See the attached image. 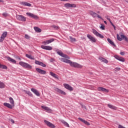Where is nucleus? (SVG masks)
<instances>
[{
  "label": "nucleus",
  "mask_w": 128,
  "mask_h": 128,
  "mask_svg": "<svg viewBox=\"0 0 128 128\" xmlns=\"http://www.w3.org/2000/svg\"><path fill=\"white\" fill-rule=\"evenodd\" d=\"M62 62H66V64H70V66H72L73 68H82V66L80 64L76 62H72L70 60L63 58L62 59Z\"/></svg>",
  "instance_id": "nucleus-1"
},
{
  "label": "nucleus",
  "mask_w": 128,
  "mask_h": 128,
  "mask_svg": "<svg viewBox=\"0 0 128 128\" xmlns=\"http://www.w3.org/2000/svg\"><path fill=\"white\" fill-rule=\"evenodd\" d=\"M18 64L20 66H22L25 68H29L30 70H32V66L26 62H20Z\"/></svg>",
  "instance_id": "nucleus-2"
},
{
  "label": "nucleus",
  "mask_w": 128,
  "mask_h": 128,
  "mask_svg": "<svg viewBox=\"0 0 128 128\" xmlns=\"http://www.w3.org/2000/svg\"><path fill=\"white\" fill-rule=\"evenodd\" d=\"M54 52H56L58 54H59V56H62V58H66L70 59V57L68 56V55L64 54L62 52L60 51V50L55 48L54 49Z\"/></svg>",
  "instance_id": "nucleus-3"
},
{
  "label": "nucleus",
  "mask_w": 128,
  "mask_h": 128,
  "mask_svg": "<svg viewBox=\"0 0 128 128\" xmlns=\"http://www.w3.org/2000/svg\"><path fill=\"white\" fill-rule=\"evenodd\" d=\"M16 18L20 22H26V18L22 15H16Z\"/></svg>",
  "instance_id": "nucleus-4"
},
{
  "label": "nucleus",
  "mask_w": 128,
  "mask_h": 128,
  "mask_svg": "<svg viewBox=\"0 0 128 128\" xmlns=\"http://www.w3.org/2000/svg\"><path fill=\"white\" fill-rule=\"evenodd\" d=\"M7 36H8V32H4L0 36V42H2L4 40V39L6 38Z\"/></svg>",
  "instance_id": "nucleus-5"
},
{
  "label": "nucleus",
  "mask_w": 128,
  "mask_h": 128,
  "mask_svg": "<svg viewBox=\"0 0 128 128\" xmlns=\"http://www.w3.org/2000/svg\"><path fill=\"white\" fill-rule=\"evenodd\" d=\"M92 32L96 36H98V38H104V36L100 34L96 30L94 29L92 30Z\"/></svg>",
  "instance_id": "nucleus-6"
},
{
  "label": "nucleus",
  "mask_w": 128,
  "mask_h": 128,
  "mask_svg": "<svg viewBox=\"0 0 128 128\" xmlns=\"http://www.w3.org/2000/svg\"><path fill=\"white\" fill-rule=\"evenodd\" d=\"M26 14H27L28 16H30V18H34V20H38V16L35 15L32 13L27 12L26 13Z\"/></svg>",
  "instance_id": "nucleus-7"
},
{
  "label": "nucleus",
  "mask_w": 128,
  "mask_h": 128,
  "mask_svg": "<svg viewBox=\"0 0 128 128\" xmlns=\"http://www.w3.org/2000/svg\"><path fill=\"white\" fill-rule=\"evenodd\" d=\"M44 122L46 124V126H49V128H56V126L54 124H52V122L46 120H44Z\"/></svg>",
  "instance_id": "nucleus-8"
},
{
  "label": "nucleus",
  "mask_w": 128,
  "mask_h": 128,
  "mask_svg": "<svg viewBox=\"0 0 128 128\" xmlns=\"http://www.w3.org/2000/svg\"><path fill=\"white\" fill-rule=\"evenodd\" d=\"M87 38H88V40H90V42H96V38H94V37H93L90 34H88L87 35Z\"/></svg>",
  "instance_id": "nucleus-9"
},
{
  "label": "nucleus",
  "mask_w": 128,
  "mask_h": 128,
  "mask_svg": "<svg viewBox=\"0 0 128 128\" xmlns=\"http://www.w3.org/2000/svg\"><path fill=\"white\" fill-rule=\"evenodd\" d=\"M64 86L65 88H66V90H70V92L74 90V88H72V87L68 84H64Z\"/></svg>",
  "instance_id": "nucleus-10"
},
{
  "label": "nucleus",
  "mask_w": 128,
  "mask_h": 128,
  "mask_svg": "<svg viewBox=\"0 0 128 128\" xmlns=\"http://www.w3.org/2000/svg\"><path fill=\"white\" fill-rule=\"evenodd\" d=\"M54 90H56V92H57L60 94H63V96H66V92L62 91L58 88H55Z\"/></svg>",
  "instance_id": "nucleus-11"
},
{
  "label": "nucleus",
  "mask_w": 128,
  "mask_h": 128,
  "mask_svg": "<svg viewBox=\"0 0 128 128\" xmlns=\"http://www.w3.org/2000/svg\"><path fill=\"white\" fill-rule=\"evenodd\" d=\"M52 42H54V38H51L49 40H46L45 41H44L42 42V44H44L45 45L46 44H52Z\"/></svg>",
  "instance_id": "nucleus-12"
},
{
  "label": "nucleus",
  "mask_w": 128,
  "mask_h": 128,
  "mask_svg": "<svg viewBox=\"0 0 128 128\" xmlns=\"http://www.w3.org/2000/svg\"><path fill=\"white\" fill-rule=\"evenodd\" d=\"M124 36H126L124 35V34H121L120 35H118V34H117V40H119L120 42H122V40H124Z\"/></svg>",
  "instance_id": "nucleus-13"
},
{
  "label": "nucleus",
  "mask_w": 128,
  "mask_h": 128,
  "mask_svg": "<svg viewBox=\"0 0 128 128\" xmlns=\"http://www.w3.org/2000/svg\"><path fill=\"white\" fill-rule=\"evenodd\" d=\"M41 48L42 50H52V47L50 46H41Z\"/></svg>",
  "instance_id": "nucleus-14"
},
{
  "label": "nucleus",
  "mask_w": 128,
  "mask_h": 128,
  "mask_svg": "<svg viewBox=\"0 0 128 128\" xmlns=\"http://www.w3.org/2000/svg\"><path fill=\"white\" fill-rule=\"evenodd\" d=\"M36 70L40 74H46V72L40 68H36Z\"/></svg>",
  "instance_id": "nucleus-15"
},
{
  "label": "nucleus",
  "mask_w": 128,
  "mask_h": 128,
  "mask_svg": "<svg viewBox=\"0 0 128 128\" xmlns=\"http://www.w3.org/2000/svg\"><path fill=\"white\" fill-rule=\"evenodd\" d=\"M65 8H76V4H70V3H67L64 4Z\"/></svg>",
  "instance_id": "nucleus-16"
},
{
  "label": "nucleus",
  "mask_w": 128,
  "mask_h": 128,
  "mask_svg": "<svg viewBox=\"0 0 128 128\" xmlns=\"http://www.w3.org/2000/svg\"><path fill=\"white\" fill-rule=\"evenodd\" d=\"M98 90L99 91V92H108V90H107L106 88H104L102 87H98Z\"/></svg>",
  "instance_id": "nucleus-17"
},
{
  "label": "nucleus",
  "mask_w": 128,
  "mask_h": 128,
  "mask_svg": "<svg viewBox=\"0 0 128 128\" xmlns=\"http://www.w3.org/2000/svg\"><path fill=\"white\" fill-rule=\"evenodd\" d=\"M31 91L34 92V94H36V96H40V92H38V90L34 88H31Z\"/></svg>",
  "instance_id": "nucleus-18"
},
{
  "label": "nucleus",
  "mask_w": 128,
  "mask_h": 128,
  "mask_svg": "<svg viewBox=\"0 0 128 128\" xmlns=\"http://www.w3.org/2000/svg\"><path fill=\"white\" fill-rule=\"evenodd\" d=\"M4 106H6V108H10V110L12 109V108H14L13 105H12L8 103H6V102H4Z\"/></svg>",
  "instance_id": "nucleus-19"
},
{
  "label": "nucleus",
  "mask_w": 128,
  "mask_h": 128,
  "mask_svg": "<svg viewBox=\"0 0 128 128\" xmlns=\"http://www.w3.org/2000/svg\"><path fill=\"white\" fill-rule=\"evenodd\" d=\"M6 58L8 60V62H12V64H16V60L14 59H13L10 56L7 57Z\"/></svg>",
  "instance_id": "nucleus-20"
},
{
  "label": "nucleus",
  "mask_w": 128,
  "mask_h": 128,
  "mask_svg": "<svg viewBox=\"0 0 128 128\" xmlns=\"http://www.w3.org/2000/svg\"><path fill=\"white\" fill-rule=\"evenodd\" d=\"M114 58L116 60H120V62H124V58L120 57L118 56H115Z\"/></svg>",
  "instance_id": "nucleus-21"
},
{
  "label": "nucleus",
  "mask_w": 128,
  "mask_h": 128,
  "mask_svg": "<svg viewBox=\"0 0 128 128\" xmlns=\"http://www.w3.org/2000/svg\"><path fill=\"white\" fill-rule=\"evenodd\" d=\"M20 4L22 6H32V4L28 2H20Z\"/></svg>",
  "instance_id": "nucleus-22"
},
{
  "label": "nucleus",
  "mask_w": 128,
  "mask_h": 128,
  "mask_svg": "<svg viewBox=\"0 0 128 128\" xmlns=\"http://www.w3.org/2000/svg\"><path fill=\"white\" fill-rule=\"evenodd\" d=\"M78 119L79 120H80V122H84V124H87V126H90V123L87 121H86V120L80 118H78Z\"/></svg>",
  "instance_id": "nucleus-23"
},
{
  "label": "nucleus",
  "mask_w": 128,
  "mask_h": 128,
  "mask_svg": "<svg viewBox=\"0 0 128 128\" xmlns=\"http://www.w3.org/2000/svg\"><path fill=\"white\" fill-rule=\"evenodd\" d=\"M99 60H100V62H104V64H108V61L106 59L102 57H100Z\"/></svg>",
  "instance_id": "nucleus-24"
},
{
  "label": "nucleus",
  "mask_w": 128,
  "mask_h": 128,
  "mask_svg": "<svg viewBox=\"0 0 128 128\" xmlns=\"http://www.w3.org/2000/svg\"><path fill=\"white\" fill-rule=\"evenodd\" d=\"M50 74L52 76H53V78L57 79L58 78V76L56 74L54 73V72H50Z\"/></svg>",
  "instance_id": "nucleus-25"
},
{
  "label": "nucleus",
  "mask_w": 128,
  "mask_h": 128,
  "mask_svg": "<svg viewBox=\"0 0 128 128\" xmlns=\"http://www.w3.org/2000/svg\"><path fill=\"white\" fill-rule=\"evenodd\" d=\"M89 14L92 16V18H96V16H98V14L92 11H90Z\"/></svg>",
  "instance_id": "nucleus-26"
},
{
  "label": "nucleus",
  "mask_w": 128,
  "mask_h": 128,
  "mask_svg": "<svg viewBox=\"0 0 128 128\" xmlns=\"http://www.w3.org/2000/svg\"><path fill=\"white\" fill-rule=\"evenodd\" d=\"M42 108H43V110H47V112H52V109L50 108L48 106H42Z\"/></svg>",
  "instance_id": "nucleus-27"
},
{
  "label": "nucleus",
  "mask_w": 128,
  "mask_h": 128,
  "mask_svg": "<svg viewBox=\"0 0 128 128\" xmlns=\"http://www.w3.org/2000/svg\"><path fill=\"white\" fill-rule=\"evenodd\" d=\"M34 30H35L36 32H42V29L38 27H34Z\"/></svg>",
  "instance_id": "nucleus-28"
},
{
  "label": "nucleus",
  "mask_w": 128,
  "mask_h": 128,
  "mask_svg": "<svg viewBox=\"0 0 128 128\" xmlns=\"http://www.w3.org/2000/svg\"><path fill=\"white\" fill-rule=\"evenodd\" d=\"M107 40H108V42H109V44H112V46H116V44H114V42H112V40H110L109 38H108L107 39Z\"/></svg>",
  "instance_id": "nucleus-29"
},
{
  "label": "nucleus",
  "mask_w": 128,
  "mask_h": 128,
  "mask_svg": "<svg viewBox=\"0 0 128 128\" xmlns=\"http://www.w3.org/2000/svg\"><path fill=\"white\" fill-rule=\"evenodd\" d=\"M9 100H10V104L13 105V106H14V99L10 97L9 98Z\"/></svg>",
  "instance_id": "nucleus-30"
},
{
  "label": "nucleus",
  "mask_w": 128,
  "mask_h": 128,
  "mask_svg": "<svg viewBox=\"0 0 128 128\" xmlns=\"http://www.w3.org/2000/svg\"><path fill=\"white\" fill-rule=\"evenodd\" d=\"M61 122H62L63 124H64V126H67L68 128H70V125L68 124L66 122V121H64V120H62Z\"/></svg>",
  "instance_id": "nucleus-31"
},
{
  "label": "nucleus",
  "mask_w": 128,
  "mask_h": 128,
  "mask_svg": "<svg viewBox=\"0 0 128 128\" xmlns=\"http://www.w3.org/2000/svg\"><path fill=\"white\" fill-rule=\"evenodd\" d=\"M108 107H109L110 108H111L112 110H116L117 108L115 106H114L113 105L108 104Z\"/></svg>",
  "instance_id": "nucleus-32"
},
{
  "label": "nucleus",
  "mask_w": 128,
  "mask_h": 128,
  "mask_svg": "<svg viewBox=\"0 0 128 128\" xmlns=\"http://www.w3.org/2000/svg\"><path fill=\"white\" fill-rule=\"evenodd\" d=\"M0 68H2L3 70H8V66L0 64Z\"/></svg>",
  "instance_id": "nucleus-33"
},
{
  "label": "nucleus",
  "mask_w": 128,
  "mask_h": 128,
  "mask_svg": "<svg viewBox=\"0 0 128 128\" xmlns=\"http://www.w3.org/2000/svg\"><path fill=\"white\" fill-rule=\"evenodd\" d=\"M26 58H30V60H34V57H32L31 55H30L28 54H26Z\"/></svg>",
  "instance_id": "nucleus-34"
},
{
  "label": "nucleus",
  "mask_w": 128,
  "mask_h": 128,
  "mask_svg": "<svg viewBox=\"0 0 128 128\" xmlns=\"http://www.w3.org/2000/svg\"><path fill=\"white\" fill-rule=\"evenodd\" d=\"M4 86H6L4 83L0 81V88H4Z\"/></svg>",
  "instance_id": "nucleus-35"
},
{
  "label": "nucleus",
  "mask_w": 128,
  "mask_h": 128,
  "mask_svg": "<svg viewBox=\"0 0 128 128\" xmlns=\"http://www.w3.org/2000/svg\"><path fill=\"white\" fill-rule=\"evenodd\" d=\"M70 38L72 42H76V38H72V36H70Z\"/></svg>",
  "instance_id": "nucleus-36"
},
{
  "label": "nucleus",
  "mask_w": 128,
  "mask_h": 128,
  "mask_svg": "<svg viewBox=\"0 0 128 128\" xmlns=\"http://www.w3.org/2000/svg\"><path fill=\"white\" fill-rule=\"evenodd\" d=\"M24 92H26V94H27L28 96H32V94L30 92L24 90Z\"/></svg>",
  "instance_id": "nucleus-37"
},
{
  "label": "nucleus",
  "mask_w": 128,
  "mask_h": 128,
  "mask_svg": "<svg viewBox=\"0 0 128 128\" xmlns=\"http://www.w3.org/2000/svg\"><path fill=\"white\" fill-rule=\"evenodd\" d=\"M35 64H38V66H40V64H42V62L38 61V60H35Z\"/></svg>",
  "instance_id": "nucleus-38"
},
{
  "label": "nucleus",
  "mask_w": 128,
  "mask_h": 128,
  "mask_svg": "<svg viewBox=\"0 0 128 128\" xmlns=\"http://www.w3.org/2000/svg\"><path fill=\"white\" fill-rule=\"evenodd\" d=\"M52 28H54V30H58V28H60V27L58 26H54V25L52 26Z\"/></svg>",
  "instance_id": "nucleus-39"
},
{
  "label": "nucleus",
  "mask_w": 128,
  "mask_h": 128,
  "mask_svg": "<svg viewBox=\"0 0 128 128\" xmlns=\"http://www.w3.org/2000/svg\"><path fill=\"white\" fill-rule=\"evenodd\" d=\"M25 38H26V40H30V36L26 34L25 36H24Z\"/></svg>",
  "instance_id": "nucleus-40"
},
{
  "label": "nucleus",
  "mask_w": 128,
  "mask_h": 128,
  "mask_svg": "<svg viewBox=\"0 0 128 128\" xmlns=\"http://www.w3.org/2000/svg\"><path fill=\"white\" fill-rule=\"evenodd\" d=\"M40 66H42L43 68H46V64H44V62H41Z\"/></svg>",
  "instance_id": "nucleus-41"
},
{
  "label": "nucleus",
  "mask_w": 128,
  "mask_h": 128,
  "mask_svg": "<svg viewBox=\"0 0 128 128\" xmlns=\"http://www.w3.org/2000/svg\"><path fill=\"white\" fill-rule=\"evenodd\" d=\"M3 16H4L5 18H6L8 16V14L6 12H4L2 14Z\"/></svg>",
  "instance_id": "nucleus-42"
},
{
  "label": "nucleus",
  "mask_w": 128,
  "mask_h": 128,
  "mask_svg": "<svg viewBox=\"0 0 128 128\" xmlns=\"http://www.w3.org/2000/svg\"><path fill=\"white\" fill-rule=\"evenodd\" d=\"M124 40L125 42H128V37H126V36H125L124 37Z\"/></svg>",
  "instance_id": "nucleus-43"
},
{
  "label": "nucleus",
  "mask_w": 128,
  "mask_h": 128,
  "mask_svg": "<svg viewBox=\"0 0 128 128\" xmlns=\"http://www.w3.org/2000/svg\"><path fill=\"white\" fill-rule=\"evenodd\" d=\"M106 19L108 20L110 22V24L112 22V20H110V18H108V16H106Z\"/></svg>",
  "instance_id": "nucleus-44"
},
{
  "label": "nucleus",
  "mask_w": 128,
  "mask_h": 128,
  "mask_svg": "<svg viewBox=\"0 0 128 128\" xmlns=\"http://www.w3.org/2000/svg\"><path fill=\"white\" fill-rule=\"evenodd\" d=\"M50 62H54V58H51L50 60Z\"/></svg>",
  "instance_id": "nucleus-45"
},
{
  "label": "nucleus",
  "mask_w": 128,
  "mask_h": 128,
  "mask_svg": "<svg viewBox=\"0 0 128 128\" xmlns=\"http://www.w3.org/2000/svg\"><path fill=\"white\" fill-rule=\"evenodd\" d=\"M96 17L98 18H100L101 20H102V16H100V15L98 14L96 15Z\"/></svg>",
  "instance_id": "nucleus-46"
},
{
  "label": "nucleus",
  "mask_w": 128,
  "mask_h": 128,
  "mask_svg": "<svg viewBox=\"0 0 128 128\" xmlns=\"http://www.w3.org/2000/svg\"><path fill=\"white\" fill-rule=\"evenodd\" d=\"M110 24L112 26L114 27V30H116V26L114 24H112V22Z\"/></svg>",
  "instance_id": "nucleus-47"
},
{
  "label": "nucleus",
  "mask_w": 128,
  "mask_h": 128,
  "mask_svg": "<svg viewBox=\"0 0 128 128\" xmlns=\"http://www.w3.org/2000/svg\"><path fill=\"white\" fill-rule=\"evenodd\" d=\"M115 70H117V71L120 70V68H115Z\"/></svg>",
  "instance_id": "nucleus-48"
},
{
  "label": "nucleus",
  "mask_w": 128,
  "mask_h": 128,
  "mask_svg": "<svg viewBox=\"0 0 128 128\" xmlns=\"http://www.w3.org/2000/svg\"><path fill=\"white\" fill-rule=\"evenodd\" d=\"M16 58H17L19 60H22V58H20V56H16Z\"/></svg>",
  "instance_id": "nucleus-49"
},
{
  "label": "nucleus",
  "mask_w": 128,
  "mask_h": 128,
  "mask_svg": "<svg viewBox=\"0 0 128 128\" xmlns=\"http://www.w3.org/2000/svg\"><path fill=\"white\" fill-rule=\"evenodd\" d=\"M100 28H102L104 30V26H101Z\"/></svg>",
  "instance_id": "nucleus-50"
},
{
  "label": "nucleus",
  "mask_w": 128,
  "mask_h": 128,
  "mask_svg": "<svg viewBox=\"0 0 128 128\" xmlns=\"http://www.w3.org/2000/svg\"><path fill=\"white\" fill-rule=\"evenodd\" d=\"M120 54H121V56H124V52H120Z\"/></svg>",
  "instance_id": "nucleus-51"
},
{
  "label": "nucleus",
  "mask_w": 128,
  "mask_h": 128,
  "mask_svg": "<svg viewBox=\"0 0 128 128\" xmlns=\"http://www.w3.org/2000/svg\"><path fill=\"white\" fill-rule=\"evenodd\" d=\"M10 122H12V124H14V120H12V119H11Z\"/></svg>",
  "instance_id": "nucleus-52"
},
{
  "label": "nucleus",
  "mask_w": 128,
  "mask_h": 128,
  "mask_svg": "<svg viewBox=\"0 0 128 128\" xmlns=\"http://www.w3.org/2000/svg\"><path fill=\"white\" fill-rule=\"evenodd\" d=\"M61 0V2H67V0Z\"/></svg>",
  "instance_id": "nucleus-53"
},
{
  "label": "nucleus",
  "mask_w": 128,
  "mask_h": 128,
  "mask_svg": "<svg viewBox=\"0 0 128 128\" xmlns=\"http://www.w3.org/2000/svg\"><path fill=\"white\" fill-rule=\"evenodd\" d=\"M104 23L106 24V21H104Z\"/></svg>",
  "instance_id": "nucleus-54"
},
{
  "label": "nucleus",
  "mask_w": 128,
  "mask_h": 128,
  "mask_svg": "<svg viewBox=\"0 0 128 128\" xmlns=\"http://www.w3.org/2000/svg\"><path fill=\"white\" fill-rule=\"evenodd\" d=\"M0 2H2V0H0Z\"/></svg>",
  "instance_id": "nucleus-55"
}]
</instances>
